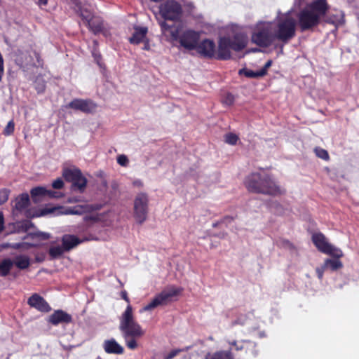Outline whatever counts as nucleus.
Listing matches in <instances>:
<instances>
[{"mask_svg": "<svg viewBox=\"0 0 359 359\" xmlns=\"http://www.w3.org/2000/svg\"><path fill=\"white\" fill-rule=\"evenodd\" d=\"M117 163L121 166H127L129 161L126 155L121 154L117 157Z\"/></svg>", "mask_w": 359, "mask_h": 359, "instance_id": "72a5a7b5", "label": "nucleus"}, {"mask_svg": "<svg viewBox=\"0 0 359 359\" xmlns=\"http://www.w3.org/2000/svg\"><path fill=\"white\" fill-rule=\"evenodd\" d=\"M133 184L135 187H139V188H141V187H143V182L140 180H134L133 182Z\"/></svg>", "mask_w": 359, "mask_h": 359, "instance_id": "37998d69", "label": "nucleus"}, {"mask_svg": "<svg viewBox=\"0 0 359 359\" xmlns=\"http://www.w3.org/2000/svg\"><path fill=\"white\" fill-rule=\"evenodd\" d=\"M81 172V170L76 168H66L63 169L62 176L67 181L72 182L76 180V178L79 176Z\"/></svg>", "mask_w": 359, "mask_h": 359, "instance_id": "4be33fe9", "label": "nucleus"}, {"mask_svg": "<svg viewBox=\"0 0 359 359\" xmlns=\"http://www.w3.org/2000/svg\"><path fill=\"white\" fill-rule=\"evenodd\" d=\"M292 10L286 13L278 11L273 21L259 20L252 27L251 41L266 48L276 40L287 43L296 34L297 21L292 15Z\"/></svg>", "mask_w": 359, "mask_h": 359, "instance_id": "f257e3e1", "label": "nucleus"}, {"mask_svg": "<svg viewBox=\"0 0 359 359\" xmlns=\"http://www.w3.org/2000/svg\"><path fill=\"white\" fill-rule=\"evenodd\" d=\"M47 4V0H39V4L40 6H45Z\"/></svg>", "mask_w": 359, "mask_h": 359, "instance_id": "8fccbe9b", "label": "nucleus"}, {"mask_svg": "<svg viewBox=\"0 0 359 359\" xmlns=\"http://www.w3.org/2000/svg\"><path fill=\"white\" fill-rule=\"evenodd\" d=\"M67 107L85 113L92 112L96 109V104L93 102L82 99H74Z\"/></svg>", "mask_w": 359, "mask_h": 359, "instance_id": "4468645a", "label": "nucleus"}, {"mask_svg": "<svg viewBox=\"0 0 359 359\" xmlns=\"http://www.w3.org/2000/svg\"><path fill=\"white\" fill-rule=\"evenodd\" d=\"M240 74H244L249 78H257L264 76V70L252 71L250 69H243L239 71Z\"/></svg>", "mask_w": 359, "mask_h": 359, "instance_id": "c756f323", "label": "nucleus"}, {"mask_svg": "<svg viewBox=\"0 0 359 359\" xmlns=\"http://www.w3.org/2000/svg\"><path fill=\"white\" fill-rule=\"evenodd\" d=\"M69 4L79 14L83 23L88 27L90 31L94 34H98L102 31V20L92 13L90 8V5L87 4V0H69Z\"/></svg>", "mask_w": 359, "mask_h": 359, "instance_id": "423d86ee", "label": "nucleus"}, {"mask_svg": "<svg viewBox=\"0 0 359 359\" xmlns=\"http://www.w3.org/2000/svg\"><path fill=\"white\" fill-rule=\"evenodd\" d=\"M230 344L232 345V346H236V341H233L231 342Z\"/></svg>", "mask_w": 359, "mask_h": 359, "instance_id": "864d4df0", "label": "nucleus"}, {"mask_svg": "<svg viewBox=\"0 0 359 359\" xmlns=\"http://www.w3.org/2000/svg\"><path fill=\"white\" fill-rule=\"evenodd\" d=\"M227 219H231H231H233V218H232V217H227Z\"/></svg>", "mask_w": 359, "mask_h": 359, "instance_id": "680f3d73", "label": "nucleus"}, {"mask_svg": "<svg viewBox=\"0 0 359 359\" xmlns=\"http://www.w3.org/2000/svg\"><path fill=\"white\" fill-rule=\"evenodd\" d=\"M84 219H85V221H87V220L88 219V217H86L84 218Z\"/></svg>", "mask_w": 359, "mask_h": 359, "instance_id": "052dcab7", "label": "nucleus"}, {"mask_svg": "<svg viewBox=\"0 0 359 359\" xmlns=\"http://www.w3.org/2000/svg\"><path fill=\"white\" fill-rule=\"evenodd\" d=\"M103 348L107 353L122 354L124 351L123 348L114 339L105 340Z\"/></svg>", "mask_w": 359, "mask_h": 359, "instance_id": "aec40b11", "label": "nucleus"}, {"mask_svg": "<svg viewBox=\"0 0 359 359\" xmlns=\"http://www.w3.org/2000/svg\"><path fill=\"white\" fill-rule=\"evenodd\" d=\"M13 265V262L10 259H5L0 262V274L2 276H6Z\"/></svg>", "mask_w": 359, "mask_h": 359, "instance_id": "bb28decb", "label": "nucleus"}, {"mask_svg": "<svg viewBox=\"0 0 359 359\" xmlns=\"http://www.w3.org/2000/svg\"><path fill=\"white\" fill-rule=\"evenodd\" d=\"M14 129H15V123H14V121L13 120H11V121H8L6 126L4 129L3 134L5 136H9L13 133Z\"/></svg>", "mask_w": 359, "mask_h": 359, "instance_id": "2f4dec72", "label": "nucleus"}, {"mask_svg": "<svg viewBox=\"0 0 359 359\" xmlns=\"http://www.w3.org/2000/svg\"><path fill=\"white\" fill-rule=\"evenodd\" d=\"M4 215L2 212H0V232L4 229Z\"/></svg>", "mask_w": 359, "mask_h": 359, "instance_id": "49530a36", "label": "nucleus"}, {"mask_svg": "<svg viewBox=\"0 0 359 359\" xmlns=\"http://www.w3.org/2000/svg\"><path fill=\"white\" fill-rule=\"evenodd\" d=\"M47 189L43 187H38L31 190V196L34 202H39L44 196H46Z\"/></svg>", "mask_w": 359, "mask_h": 359, "instance_id": "393cba45", "label": "nucleus"}, {"mask_svg": "<svg viewBox=\"0 0 359 359\" xmlns=\"http://www.w3.org/2000/svg\"><path fill=\"white\" fill-rule=\"evenodd\" d=\"M205 359H232L230 351H218L213 354L208 353Z\"/></svg>", "mask_w": 359, "mask_h": 359, "instance_id": "cd10ccee", "label": "nucleus"}, {"mask_svg": "<svg viewBox=\"0 0 359 359\" xmlns=\"http://www.w3.org/2000/svg\"><path fill=\"white\" fill-rule=\"evenodd\" d=\"M163 34L168 40L188 50H195L200 39V32L191 29H183L182 25H169L165 21L158 22Z\"/></svg>", "mask_w": 359, "mask_h": 359, "instance_id": "20e7f679", "label": "nucleus"}, {"mask_svg": "<svg viewBox=\"0 0 359 359\" xmlns=\"http://www.w3.org/2000/svg\"><path fill=\"white\" fill-rule=\"evenodd\" d=\"M339 258H336L334 259H326L323 265L327 270L330 269L331 271H336L343 266L341 262L339 261Z\"/></svg>", "mask_w": 359, "mask_h": 359, "instance_id": "b1692460", "label": "nucleus"}, {"mask_svg": "<svg viewBox=\"0 0 359 359\" xmlns=\"http://www.w3.org/2000/svg\"><path fill=\"white\" fill-rule=\"evenodd\" d=\"M46 196H48L49 198H60L62 196V194L57 191L47 189Z\"/></svg>", "mask_w": 359, "mask_h": 359, "instance_id": "a19ab883", "label": "nucleus"}, {"mask_svg": "<svg viewBox=\"0 0 359 359\" xmlns=\"http://www.w3.org/2000/svg\"><path fill=\"white\" fill-rule=\"evenodd\" d=\"M315 153L316 156L323 160H328L329 159V154L328 152L322 148H316L315 149Z\"/></svg>", "mask_w": 359, "mask_h": 359, "instance_id": "473e14b6", "label": "nucleus"}, {"mask_svg": "<svg viewBox=\"0 0 359 359\" xmlns=\"http://www.w3.org/2000/svg\"><path fill=\"white\" fill-rule=\"evenodd\" d=\"M72 320V317L67 313L62 311L57 310L49 316L48 322L54 325H57L62 323H69Z\"/></svg>", "mask_w": 359, "mask_h": 359, "instance_id": "a211bd4d", "label": "nucleus"}, {"mask_svg": "<svg viewBox=\"0 0 359 359\" xmlns=\"http://www.w3.org/2000/svg\"><path fill=\"white\" fill-rule=\"evenodd\" d=\"M234 102V97L231 93H227L223 98V103L226 105H231Z\"/></svg>", "mask_w": 359, "mask_h": 359, "instance_id": "f704fd0d", "label": "nucleus"}, {"mask_svg": "<svg viewBox=\"0 0 359 359\" xmlns=\"http://www.w3.org/2000/svg\"><path fill=\"white\" fill-rule=\"evenodd\" d=\"M13 262L18 269H25L30 265V259L27 255H21L16 256Z\"/></svg>", "mask_w": 359, "mask_h": 359, "instance_id": "5701e85b", "label": "nucleus"}, {"mask_svg": "<svg viewBox=\"0 0 359 359\" xmlns=\"http://www.w3.org/2000/svg\"><path fill=\"white\" fill-rule=\"evenodd\" d=\"M36 57H37V60H38V65H40V62H39V56L36 55Z\"/></svg>", "mask_w": 359, "mask_h": 359, "instance_id": "4d7b16f0", "label": "nucleus"}, {"mask_svg": "<svg viewBox=\"0 0 359 359\" xmlns=\"http://www.w3.org/2000/svg\"><path fill=\"white\" fill-rule=\"evenodd\" d=\"M76 180H74L72 183V189H78L80 191H83L85 187H86L87 180L86 177L82 175L81 172L79 176L76 178Z\"/></svg>", "mask_w": 359, "mask_h": 359, "instance_id": "a878e982", "label": "nucleus"}, {"mask_svg": "<svg viewBox=\"0 0 359 359\" xmlns=\"http://www.w3.org/2000/svg\"><path fill=\"white\" fill-rule=\"evenodd\" d=\"M65 252H66V250L63 245H52L49 249V255L53 259L60 257Z\"/></svg>", "mask_w": 359, "mask_h": 359, "instance_id": "c85d7f7f", "label": "nucleus"}, {"mask_svg": "<svg viewBox=\"0 0 359 359\" xmlns=\"http://www.w3.org/2000/svg\"><path fill=\"white\" fill-rule=\"evenodd\" d=\"M183 289L182 287H176L174 285H170L165 287L159 294L155 296V297L144 307H143L140 312L147 311L152 310L157 306L165 305L167 303L171 302L175 297L178 296Z\"/></svg>", "mask_w": 359, "mask_h": 359, "instance_id": "6e6552de", "label": "nucleus"}, {"mask_svg": "<svg viewBox=\"0 0 359 359\" xmlns=\"http://www.w3.org/2000/svg\"><path fill=\"white\" fill-rule=\"evenodd\" d=\"M327 269L325 268H324V266L322 265L321 266H319V267H317L316 269V273H317V276H318V278L321 280L323 277V273H324V271H326Z\"/></svg>", "mask_w": 359, "mask_h": 359, "instance_id": "ea45409f", "label": "nucleus"}, {"mask_svg": "<svg viewBox=\"0 0 359 359\" xmlns=\"http://www.w3.org/2000/svg\"><path fill=\"white\" fill-rule=\"evenodd\" d=\"M81 242V240L74 235L65 234L62 238V243L66 251H69Z\"/></svg>", "mask_w": 359, "mask_h": 359, "instance_id": "412c9836", "label": "nucleus"}, {"mask_svg": "<svg viewBox=\"0 0 359 359\" xmlns=\"http://www.w3.org/2000/svg\"><path fill=\"white\" fill-rule=\"evenodd\" d=\"M330 6L327 0H312L301 8L297 14V22L302 32L313 29L322 20L332 24L336 27L344 23V15L341 11H337L327 15Z\"/></svg>", "mask_w": 359, "mask_h": 359, "instance_id": "f03ea898", "label": "nucleus"}, {"mask_svg": "<svg viewBox=\"0 0 359 359\" xmlns=\"http://www.w3.org/2000/svg\"><path fill=\"white\" fill-rule=\"evenodd\" d=\"M86 211V208L82 205H77L74 208H46L41 210L40 215H46L48 214H53L54 215H81Z\"/></svg>", "mask_w": 359, "mask_h": 359, "instance_id": "f8f14e48", "label": "nucleus"}, {"mask_svg": "<svg viewBox=\"0 0 359 359\" xmlns=\"http://www.w3.org/2000/svg\"><path fill=\"white\" fill-rule=\"evenodd\" d=\"M236 350H241V349H242V347L238 346L236 345Z\"/></svg>", "mask_w": 359, "mask_h": 359, "instance_id": "5fc2aeb1", "label": "nucleus"}, {"mask_svg": "<svg viewBox=\"0 0 359 359\" xmlns=\"http://www.w3.org/2000/svg\"><path fill=\"white\" fill-rule=\"evenodd\" d=\"M201 55L208 57H215L216 55V46L213 41L205 39L202 41L200 43L197 44L195 49Z\"/></svg>", "mask_w": 359, "mask_h": 359, "instance_id": "2eb2a0df", "label": "nucleus"}, {"mask_svg": "<svg viewBox=\"0 0 359 359\" xmlns=\"http://www.w3.org/2000/svg\"><path fill=\"white\" fill-rule=\"evenodd\" d=\"M69 201V203H72V202H73V200H72V199H69V201Z\"/></svg>", "mask_w": 359, "mask_h": 359, "instance_id": "bf43d9fd", "label": "nucleus"}, {"mask_svg": "<svg viewBox=\"0 0 359 359\" xmlns=\"http://www.w3.org/2000/svg\"><path fill=\"white\" fill-rule=\"evenodd\" d=\"M143 42L144 43L143 49L144 50H149L150 49V46H149L148 40L144 39V41H143Z\"/></svg>", "mask_w": 359, "mask_h": 359, "instance_id": "09e8293b", "label": "nucleus"}, {"mask_svg": "<svg viewBox=\"0 0 359 359\" xmlns=\"http://www.w3.org/2000/svg\"><path fill=\"white\" fill-rule=\"evenodd\" d=\"M180 352V350H173L168 355L167 357L165 358V359H172V358H174L175 355H177L178 354V353Z\"/></svg>", "mask_w": 359, "mask_h": 359, "instance_id": "79ce46f5", "label": "nucleus"}, {"mask_svg": "<svg viewBox=\"0 0 359 359\" xmlns=\"http://www.w3.org/2000/svg\"><path fill=\"white\" fill-rule=\"evenodd\" d=\"M159 13L165 20L177 21L181 18L182 7L175 0H167L160 5Z\"/></svg>", "mask_w": 359, "mask_h": 359, "instance_id": "9d476101", "label": "nucleus"}, {"mask_svg": "<svg viewBox=\"0 0 359 359\" xmlns=\"http://www.w3.org/2000/svg\"><path fill=\"white\" fill-rule=\"evenodd\" d=\"M31 226L32 224L29 221H24L21 223V226L25 230H27Z\"/></svg>", "mask_w": 359, "mask_h": 359, "instance_id": "c03bdc74", "label": "nucleus"}, {"mask_svg": "<svg viewBox=\"0 0 359 359\" xmlns=\"http://www.w3.org/2000/svg\"><path fill=\"white\" fill-rule=\"evenodd\" d=\"M8 199V191L6 189L0 190V205Z\"/></svg>", "mask_w": 359, "mask_h": 359, "instance_id": "c9c22d12", "label": "nucleus"}, {"mask_svg": "<svg viewBox=\"0 0 359 359\" xmlns=\"http://www.w3.org/2000/svg\"><path fill=\"white\" fill-rule=\"evenodd\" d=\"M121 297L126 301L128 303L130 302V300L128 297V294H127V292L126 291H122L121 292Z\"/></svg>", "mask_w": 359, "mask_h": 359, "instance_id": "de8ad7c7", "label": "nucleus"}, {"mask_svg": "<svg viewBox=\"0 0 359 359\" xmlns=\"http://www.w3.org/2000/svg\"><path fill=\"white\" fill-rule=\"evenodd\" d=\"M100 57V55H95V58L97 60V63L98 65H100V62H99V61H98V57Z\"/></svg>", "mask_w": 359, "mask_h": 359, "instance_id": "603ef678", "label": "nucleus"}, {"mask_svg": "<svg viewBox=\"0 0 359 359\" xmlns=\"http://www.w3.org/2000/svg\"><path fill=\"white\" fill-rule=\"evenodd\" d=\"M182 1L183 2V6L184 7V9L189 13H191L195 8L194 4L191 1H187L185 0H182Z\"/></svg>", "mask_w": 359, "mask_h": 359, "instance_id": "e433bc0d", "label": "nucleus"}, {"mask_svg": "<svg viewBox=\"0 0 359 359\" xmlns=\"http://www.w3.org/2000/svg\"><path fill=\"white\" fill-rule=\"evenodd\" d=\"M28 245H29V246H34L35 245V244H34V243H31V244H28Z\"/></svg>", "mask_w": 359, "mask_h": 359, "instance_id": "13d9d810", "label": "nucleus"}, {"mask_svg": "<svg viewBox=\"0 0 359 359\" xmlns=\"http://www.w3.org/2000/svg\"><path fill=\"white\" fill-rule=\"evenodd\" d=\"M119 330L125 340L126 346L134 350L137 348V339L142 337L145 332L135 320L133 308L128 304L120 317Z\"/></svg>", "mask_w": 359, "mask_h": 359, "instance_id": "39448f33", "label": "nucleus"}, {"mask_svg": "<svg viewBox=\"0 0 359 359\" xmlns=\"http://www.w3.org/2000/svg\"><path fill=\"white\" fill-rule=\"evenodd\" d=\"M4 74V62L3 56H2L1 53H0V81H1V80H2Z\"/></svg>", "mask_w": 359, "mask_h": 359, "instance_id": "58836bf2", "label": "nucleus"}, {"mask_svg": "<svg viewBox=\"0 0 359 359\" xmlns=\"http://www.w3.org/2000/svg\"><path fill=\"white\" fill-rule=\"evenodd\" d=\"M86 229V226H83L82 229L81 230V231H84Z\"/></svg>", "mask_w": 359, "mask_h": 359, "instance_id": "6e6d98bb", "label": "nucleus"}, {"mask_svg": "<svg viewBox=\"0 0 359 359\" xmlns=\"http://www.w3.org/2000/svg\"><path fill=\"white\" fill-rule=\"evenodd\" d=\"M64 186V182L62 179L57 178V180H54L52 183V187L54 189H62Z\"/></svg>", "mask_w": 359, "mask_h": 359, "instance_id": "4c0bfd02", "label": "nucleus"}, {"mask_svg": "<svg viewBox=\"0 0 359 359\" xmlns=\"http://www.w3.org/2000/svg\"><path fill=\"white\" fill-rule=\"evenodd\" d=\"M29 197L27 194H22L15 198V205L13 208V213L18 216L28 206Z\"/></svg>", "mask_w": 359, "mask_h": 359, "instance_id": "f3484780", "label": "nucleus"}, {"mask_svg": "<svg viewBox=\"0 0 359 359\" xmlns=\"http://www.w3.org/2000/svg\"><path fill=\"white\" fill-rule=\"evenodd\" d=\"M148 29L146 27H135L134 33L129 38V41L132 44H139L144 41Z\"/></svg>", "mask_w": 359, "mask_h": 359, "instance_id": "6ab92c4d", "label": "nucleus"}, {"mask_svg": "<svg viewBox=\"0 0 359 359\" xmlns=\"http://www.w3.org/2000/svg\"><path fill=\"white\" fill-rule=\"evenodd\" d=\"M225 37H228L233 50L238 52L243 50L248 43V36L241 27L230 25L225 29Z\"/></svg>", "mask_w": 359, "mask_h": 359, "instance_id": "0eeeda50", "label": "nucleus"}, {"mask_svg": "<svg viewBox=\"0 0 359 359\" xmlns=\"http://www.w3.org/2000/svg\"><path fill=\"white\" fill-rule=\"evenodd\" d=\"M312 241L317 249L324 254L334 258H341L344 255L341 250L330 243L327 238L320 232L314 233L312 235Z\"/></svg>", "mask_w": 359, "mask_h": 359, "instance_id": "1a4fd4ad", "label": "nucleus"}, {"mask_svg": "<svg viewBox=\"0 0 359 359\" xmlns=\"http://www.w3.org/2000/svg\"><path fill=\"white\" fill-rule=\"evenodd\" d=\"M98 359H100V358H98Z\"/></svg>", "mask_w": 359, "mask_h": 359, "instance_id": "e2e57ef3", "label": "nucleus"}, {"mask_svg": "<svg viewBox=\"0 0 359 359\" xmlns=\"http://www.w3.org/2000/svg\"><path fill=\"white\" fill-rule=\"evenodd\" d=\"M231 44L229 43L228 37L224 35L219 37L218 41V48L216 50L215 58L219 60H228L231 57Z\"/></svg>", "mask_w": 359, "mask_h": 359, "instance_id": "ddd939ff", "label": "nucleus"}, {"mask_svg": "<svg viewBox=\"0 0 359 359\" xmlns=\"http://www.w3.org/2000/svg\"><path fill=\"white\" fill-rule=\"evenodd\" d=\"M244 184L250 192L271 196H282L286 191L272 176L262 170L248 175L245 179Z\"/></svg>", "mask_w": 359, "mask_h": 359, "instance_id": "7ed1b4c3", "label": "nucleus"}, {"mask_svg": "<svg viewBox=\"0 0 359 359\" xmlns=\"http://www.w3.org/2000/svg\"><path fill=\"white\" fill-rule=\"evenodd\" d=\"M271 61L269 60L266 62L264 67L262 68L260 70H264V75L266 74L267 69L271 67Z\"/></svg>", "mask_w": 359, "mask_h": 359, "instance_id": "a18cd8bd", "label": "nucleus"}, {"mask_svg": "<svg viewBox=\"0 0 359 359\" xmlns=\"http://www.w3.org/2000/svg\"><path fill=\"white\" fill-rule=\"evenodd\" d=\"M40 236L42 237V238L43 239H46L48 238V235L46 233H40Z\"/></svg>", "mask_w": 359, "mask_h": 359, "instance_id": "3c124183", "label": "nucleus"}, {"mask_svg": "<svg viewBox=\"0 0 359 359\" xmlns=\"http://www.w3.org/2000/svg\"><path fill=\"white\" fill-rule=\"evenodd\" d=\"M28 304L36 309L42 311L48 312L50 310V307L48 304L37 294H33L28 299Z\"/></svg>", "mask_w": 359, "mask_h": 359, "instance_id": "dca6fc26", "label": "nucleus"}, {"mask_svg": "<svg viewBox=\"0 0 359 359\" xmlns=\"http://www.w3.org/2000/svg\"><path fill=\"white\" fill-rule=\"evenodd\" d=\"M149 197L146 193L137 194L134 199L133 210L134 217L137 222L143 223L148 213Z\"/></svg>", "mask_w": 359, "mask_h": 359, "instance_id": "9b49d317", "label": "nucleus"}, {"mask_svg": "<svg viewBox=\"0 0 359 359\" xmlns=\"http://www.w3.org/2000/svg\"><path fill=\"white\" fill-rule=\"evenodd\" d=\"M238 137L233 133H228L224 136V141L229 144L235 145L237 143Z\"/></svg>", "mask_w": 359, "mask_h": 359, "instance_id": "7c9ffc66", "label": "nucleus"}]
</instances>
